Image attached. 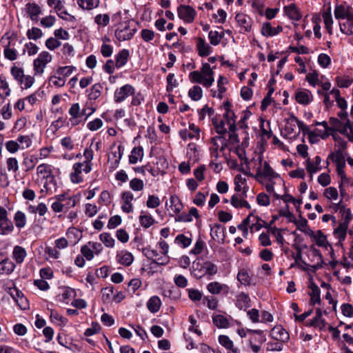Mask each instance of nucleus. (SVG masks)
<instances>
[{"label":"nucleus","instance_id":"aec40b11","mask_svg":"<svg viewBox=\"0 0 353 353\" xmlns=\"http://www.w3.org/2000/svg\"><path fill=\"white\" fill-rule=\"evenodd\" d=\"M123 204L121 205L122 210L125 213H130L133 211V205L132 201L134 199L133 194L130 191L123 192L121 195Z\"/></svg>","mask_w":353,"mask_h":353},{"label":"nucleus","instance_id":"7ed1b4c3","mask_svg":"<svg viewBox=\"0 0 353 353\" xmlns=\"http://www.w3.org/2000/svg\"><path fill=\"white\" fill-rule=\"evenodd\" d=\"M137 28L130 21H123L118 25L114 35L119 41L130 40L137 32Z\"/></svg>","mask_w":353,"mask_h":353},{"label":"nucleus","instance_id":"f3484780","mask_svg":"<svg viewBox=\"0 0 353 353\" xmlns=\"http://www.w3.org/2000/svg\"><path fill=\"white\" fill-rule=\"evenodd\" d=\"M234 190L236 192H242L243 197L247 196V192L248 191L249 187L247 184V180L245 177H243L241 174H236L234 179Z\"/></svg>","mask_w":353,"mask_h":353},{"label":"nucleus","instance_id":"1a4fd4ad","mask_svg":"<svg viewBox=\"0 0 353 353\" xmlns=\"http://www.w3.org/2000/svg\"><path fill=\"white\" fill-rule=\"evenodd\" d=\"M14 230L12 222L8 218V212L0 207V234L6 235L11 233Z\"/></svg>","mask_w":353,"mask_h":353},{"label":"nucleus","instance_id":"6e6552de","mask_svg":"<svg viewBox=\"0 0 353 353\" xmlns=\"http://www.w3.org/2000/svg\"><path fill=\"white\" fill-rule=\"evenodd\" d=\"M135 88L130 84H125L117 88L114 92V101L117 103L124 101L128 97L134 94Z\"/></svg>","mask_w":353,"mask_h":353},{"label":"nucleus","instance_id":"f257e3e1","mask_svg":"<svg viewBox=\"0 0 353 353\" xmlns=\"http://www.w3.org/2000/svg\"><path fill=\"white\" fill-rule=\"evenodd\" d=\"M252 163L254 168L256 170V174H253L246 172V174L254 178L259 182L262 183V180L263 179L270 181L279 177V174L273 170L268 161L263 159L262 157L253 159Z\"/></svg>","mask_w":353,"mask_h":353},{"label":"nucleus","instance_id":"ea45409f","mask_svg":"<svg viewBox=\"0 0 353 353\" xmlns=\"http://www.w3.org/2000/svg\"><path fill=\"white\" fill-rule=\"evenodd\" d=\"M250 299L249 296L241 292L236 296V306L240 310H245L250 307Z\"/></svg>","mask_w":353,"mask_h":353},{"label":"nucleus","instance_id":"4d7b16f0","mask_svg":"<svg viewBox=\"0 0 353 353\" xmlns=\"http://www.w3.org/2000/svg\"><path fill=\"white\" fill-rule=\"evenodd\" d=\"M322 17L325 26V28L330 32L333 23V19L331 13V8L329 7L327 10L324 11L322 14Z\"/></svg>","mask_w":353,"mask_h":353},{"label":"nucleus","instance_id":"5fc2aeb1","mask_svg":"<svg viewBox=\"0 0 353 353\" xmlns=\"http://www.w3.org/2000/svg\"><path fill=\"white\" fill-rule=\"evenodd\" d=\"M188 96L192 100L197 101L203 97V90L199 85H194L190 89Z\"/></svg>","mask_w":353,"mask_h":353},{"label":"nucleus","instance_id":"e2e57ef3","mask_svg":"<svg viewBox=\"0 0 353 353\" xmlns=\"http://www.w3.org/2000/svg\"><path fill=\"white\" fill-rule=\"evenodd\" d=\"M38 159L34 156L24 158L23 165L26 167V171L32 170L37 163Z\"/></svg>","mask_w":353,"mask_h":353},{"label":"nucleus","instance_id":"a878e982","mask_svg":"<svg viewBox=\"0 0 353 353\" xmlns=\"http://www.w3.org/2000/svg\"><path fill=\"white\" fill-rule=\"evenodd\" d=\"M196 49L200 57H207L212 52L210 45L201 37H199L197 39Z\"/></svg>","mask_w":353,"mask_h":353},{"label":"nucleus","instance_id":"473e14b6","mask_svg":"<svg viewBox=\"0 0 353 353\" xmlns=\"http://www.w3.org/2000/svg\"><path fill=\"white\" fill-rule=\"evenodd\" d=\"M10 294L20 308L23 310L26 308L27 300L20 291L16 288L11 289Z\"/></svg>","mask_w":353,"mask_h":353},{"label":"nucleus","instance_id":"4c0bfd02","mask_svg":"<svg viewBox=\"0 0 353 353\" xmlns=\"http://www.w3.org/2000/svg\"><path fill=\"white\" fill-rule=\"evenodd\" d=\"M103 85L99 83L94 84L89 90H88V99L90 101H96L101 95Z\"/></svg>","mask_w":353,"mask_h":353},{"label":"nucleus","instance_id":"bf43d9fd","mask_svg":"<svg viewBox=\"0 0 353 353\" xmlns=\"http://www.w3.org/2000/svg\"><path fill=\"white\" fill-rule=\"evenodd\" d=\"M174 243L181 248H187L190 245L192 239L184 234H179L174 239Z\"/></svg>","mask_w":353,"mask_h":353},{"label":"nucleus","instance_id":"79ce46f5","mask_svg":"<svg viewBox=\"0 0 353 353\" xmlns=\"http://www.w3.org/2000/svg\"><path fill=\"white\" fill-rule=\"evenodd\" d=\"M27 256L26 250L19 245H16L12 252V257L17 263L21 264Z\"/></svg>","mask_w":353,"mask_h":353},{"label":"nucleus","instance_id":"9b49d317","mask_svg":"<svg viewBox=\"0 0 353 353\" xmlns=\"http://www.w3.org/2000/svg\"><path fill=\"white\" fill-rule=\"evenodd\" d=\"M178 16L186 23H192L196 14L195 10L185 5H181L177 8Z\"/></svg>","mask_w":353,"mask_h":353},{"label":"nucleus","instance_id":"bb28decb","mask_svg":"<svg viewBox=\"0 0 353 353\" xmlns=\"http://www.w3.org/2000/svg\"><path fill=\"white\" fill-rule=\"evenodd\" d=\"M15 268V264L9 258L6 257L0 261V275L10 274Z\"/></svg>","mask_w":353,"mask_h":353},{"label":"nucleus","instance_id":"4468645a","mask_svg":"<svg viewBox=\"0 0 353 353\" xmlns=\"http://www.w3.org/2000/svg\"><path fill=\"white\" fill-rule=\"evenodd\" d=\"M158 245L161 249V257L155 259V263L157 265H165L170 261V257L168 255L169 245L165 241H160Z\"/></svg>","mask_w":353,"mask_h":353},{"label":"nucleus","instance_id":"f704fd0d","mask_svg":"<svg viewBox=\"0 0 353 353\" xmlns=\"http://www.w3.org/2000/svg\"><path fill=\"white\" fill-rule=\"evenodd\" d=\"M208 291L212 294H218L221 291L225 290L227 292H228L229 288L225 284H221L217 281H213L207 285Z\"/></svg>","mask_w":353,"mask_h":353},{"label":"nucleus","instance_id":"b1692460","mask_svg":"<svg viewBox=\"0 0 353 353\" xmlns=\"http://www.w3.org/2000/svg\"><path fill=\"white\" fill-rule=\"evenodd\" d=\"M26 10L32 21H37L41 14V7L35 3H28L26 5Z\"/></svg>","mask_w":353,"mask_h":353},{"label":"nucleus","instance_id":"7c9ffc66","mask_svg":"<svg viewBox=\"0 0 353 353\" xmlns=\"http://www.w3.org/2000/svg\"><path fill=\"white\" fill-rule=\"evenodd\" d=\"M310 292L309 295L310 296V303L314 305L321 302V290L318 285L313 281L310 283L309 286Z\"/></svg>","mask_w":353,"mask_h":353},{"label":"nucleus","instance_id":"39448f33","mask_svg":"<svg viewBox=\"0 0 353 353\" xmlns=\"http://www.w3.org/2000/svg\"><path fill=\"white\" fill-rule=\"evenodd\" d=\"M88 109L90 110V112L86 113L85 108H83L82 110H81L79 103H73L68 110V113L71 116V118L70 119V121L71 122V123L72 125H77L79 123L77 121V119L79 117H80L81 116H85V119L86 120L96 111V108L93 107L88 108Z\"/></svg>","mask_w":353,"mask_h":353},{"label":"nucleus","instance_id":"6ab92c4d","mask_svg":"<svg viewBox=\"0 0 353 353\" xmlns=\"http://www.w3.org/2000/svg\"><path fill=\"white\" fill-rule=\"evenodd\" d=\"M37 174L41 179H50V181L54 180L51 165L47 163H42L37 166Z\"/></svg>","mask_w":353,"mask_h":353},{"label":"nucleus","instance_id":"c756f323","mask_svg":"<svg viewBox=\"0 0 353 353\" xmlns=\"http://www.w3.org/2000/svg\"><path fill=\"white\" fill-rule=\"evenodd\" d=\"M272 337L277 341L287 342L290 338L288 332L281 326H276L272 330Z\"/></svg>","mask_w":353,"mask_h":353},{"label":"nucleus","instance_id":"13d9d810","mask_svg":"<svg viewBox=\"0 0 353 353\" xmlns=\"http://www.w3.org/2000/svg\"><path fill=\"white\" fill-rule=\"evenodd\" d=\"M14 221L18 228H23L26 224V214L21 211H17L14 216Z\"/></svg>","mask_w":353,"mask_h":353},{"label":"nucleus","instance_id":"2eb2a0df","mask_svg":"<svg viewBox=\"0 0 353 353\" xmlns=\"http://www.w3.org/2000/svg\"><path fill=\"white\" fill-rule=\"evenodd\" d=\"M189 129L190 130L184 129L180 131L179 134L181 138L183 140L198 139L200 136V129L194 123L190 124Z\"/></svg>","mask_w":353,"mask_h":353},{"label":"nucleus","instance_id":"f8f14e48","mask_svg":"<svg viewBox=\"0 0 353 353\" xmlns=\"http://www.w3.org/2000/svg\"><path fill=\"white\" fill-rule=\"evenodd\" d=\"M230 106L231 104L229 101L223 103V107L225 110L223 121H225L228 125L229 130H236L235 114L230 109Z\"/></svg>","mask_w":353,"mask_h":353},{"label":"nucleus","instance_id":"cd10ccee","mask_svg":"<svg viewBox=\"0 0 353 353\" xmlns=\"http://www.w3.org/2000/svg\"><path fill=\"white\" fill-rule=\"evenodd\" d=\"M282 26H278L276 28H273L270 23L265 22L262 26L261 33L265 37H273L282 32Z\"/></svg>","mask_w":353,"mask_h":353},{"label":"nucleus","instance_id":"3c124183","mask_svg":"<svg viewBox=\"0 0 353 353\" xmlns=\"http://www.w3.org/2000/svg\"><path fill=\"white\" fill-rule=\"evenodd\" d=\"M348 226L340 223L338 227L334 230V235L337 238L339 242L343 241L345 239L347 230Z\"/></svg>","mask_w":353,"mask_h":353},{"label":"nucleus","instance_id":"dca6fc26","mask_svg":"<svg viewBox=\"0 0 353 353\" xmlns=\"http://www.w3.org/2000/svg\"><path fill=\"white\" fill-rule=\"evenodd\" d=\"M210 236L214 241L219 243H223L225 239L223 227L218 223L211 225Z\"/></svg>","mask_w":353,"mask_h":353},{"label":"nucleus","instance_id":"864d4df0","mask_svg":"<svg viewBox=\"0 0 353 353\" xmlns=\"http://www.w3.org/2000/svg\"><path fill=\"white\" fill-rule=\"evenodd\" d=\"M284 342L281 341H270L266 344V350L268 352H280L283 348Z\"/></svg>","mask_w":353,"mask_h":353},{"label":"nucleus","instance_id":"c85d7f7f","mask_svg":"<svg viewBox=\"0 0 353 353\" xmlns=\"http://www.w3.org/2000/svg\"><path fill=\"white\" fill-rule=\"evenodd\" d=\"M312 94L310 91L307 90H301L296 93V101L302 105H307L312 101Z\"/></svg>","mask_w":353,"mask_h":353},{"label":"nucleus","instance_id":"ddd939ff","mask_svg":"<svg viewBox=\"0 0 353 353\" xmlns=\"http://www.w3.org/2000/svg\"><path fill=\"white\" fill-rule=\"evenodd\" d=\"M334 17L336 19H350L353 17V9L346 4L336 5L334 8Z\"/></svg>","mask_w":353,"mask_h":353},{"label":"nucleus","instance_id":"a211bd4d","mask_svg":"<svg viewBox=\"0 0 353 353\" xmlns=\"http://www.w3.org/2000/svg\"><path fill=\"white\" fill-rule=\"evenodd\" d=\"M235 20L244 32H250L251 30L252 19L248 15L243 13H238L235 17Z\"/></svg>","mask_w":353,"mask_h":353},{"label":"nucleus","instance_id":"052dcab7","mask_svg":"<svg viewBox=\"0 0 353 353\" xmlns=\"http://www.w3.org/2000/svg\"><path fill=\"white\" fill-rule=\"evenodd\" d=\"M139 221L141 225L145 228H150L154 223L152 216L148 214H143V212H141V214L139 216Z\"/></svg>","mask_w":353,"mask_h":353},{"label":"nucleus","instance_id":"423d86ee","mask_svg":"<svg viewBox=\"0 0 353 353\" xmlns=\"http://www.w3.org/2000/svg\"><path fill=\"white\" fill-rule=\"evenodd\" d=\"M52 55L46 51L41 52L38 57L33 61L34 72L35 75H42L46 65L51 62Z\"/></svg>","mask_w":353,"mask_h":353},{"label":"nucleus","instance_id":"20e7f679","mask_svg":"<svg viewBox=\"0 0 353 353\" xmlns=\"http://www.w3.org/2000/svg\"><path fill=\"white\" fill-rule=\"evenodd\" d=\"M73 172L70 174V178L73 183H80L83 181V174H88L92 170V166L84 162H77L73 164Z\"/></svg>","mask_w":353,"mask_h":353},{"label":"nucleus","instance_id":"37998d69","mask_svg":"<svg viewBox=\"0 0 353 353\" xmlns=\"http://www.w3.org/2000/svg\"><path fill=\"white\" fill-rule=\"evenodd\" d=\"M77 3L81 9L91 10L99 6L100 0H77Z\"/></svg>","mask_w":353,"mask_h":353},{"label":"nucleus","instance_id":"a18cd8bd","mask_svg":"<svg viewBox=\"0 0 353 353\" xmlns=\"http://www.w3.org/2000/svg\"><path fill=\"white\" fill-rule=\"evenodd\" d=\"M213 323L219 328H227L230 327V321L227 316L216 314L212 316Z\"/></svg>","mask_w":353,"mask_h":353},{"label":"nucleus","instance_id":"2f4dec72","mask_svg":"<svg viewBox=\"0 0 353 353\" xmlns=\"http://www.w3.org/2000/svg\"><path fill=\"white\" fill-rule=\"evenodd\" d=\"M247 332L251 335L250 343H257L261 345L266 341V337L262 330L250 329Z\"/></svg>","mask_w":353,"mask_h":353},{"label":"nucleus","instance_id":"a19ab883","mask_svg":"<svg viewBox=\"0 0 353 353\" xmlns=\"http://www.w3.org/2000/svg\"><path fill=\"white\" fill-rule=\"evenodd\" d=\"M157 165H161V168L157 167V168H153L150 166V165H146V171L149 172L152 176H156L159 175L160 173L163 172V170L167 167V162L165 159L160 158L158 159L157 162Z\"/></svg>","mask_w":353,"mask_h":353},{"label":"nucleus","instance_id":"de8ad7c7","mask_svg":"<svg viewBox=\"0 0 353 353\" xmlns=\"http://www.w3.org/2000/svg\"><path fill=\"white\" fill-rule=\"evenodd\" d=\"M205 275L213 276L218 272L217 265L210 261H206L203 263Z\"/></svg>","mask_w":353,"mask_h":353},{"label":"nucleus","instance_id":"69168bd1","mask_svg":"<svg viewBox=\"0 0 353 353\" xmlns=\"http://www.w3.org/2000/svg\"><path fill=\"white\" fill-rule=\"evenodd\" d=\"M26 35L29 39L37 40L42 37L43 32L39 28L34 27L28 30Z\"/></svg>","mask_w":353,"mask_h":353},{"label":"nucleus","instance_id":"e433bc0d","mask_svg":"<svg viewBox=\"0 0 353 353\" xmlns=\"http://www.w3.org/2000/svg\"><path fill=\"white\" fill-rule=\"evenodd\" d=\"M143 149L141 146L134 148L129 156V163L130 164H135L138 161H141L143 157Z\"/></svg>","mask_w":353,"mask_h":353},{"label":"nucleus","instance_id":"9d476101","mask_svg":"<svg viewBox=\"0 0 353 353\" xmlns=\"http://www.w3.org/2000/svg\"><path fill=\"white\" fill-rule=\"evenodd\" d=\"M330 157L336 163L337 174L341 177V181H348L349 179L347 178L344 171L345 161L342 152L339 151L335 154H331Z\"/></svg>","mask_w":353,"mask_h":353},{"label":"nucleus","instance_id":"338daca9","mask_svg":"<svg viewBox=\"0 0 353 353\" xmlns=\"http://www.w3.org/2000/svg\"><path fill=\"white\" fill-rule=\"evenodd\" d=\"M10 94L9 85L5 79L0 78V97L6 98Z\"/></svg>","mask_w":353,"mask_h":353},{"label":"nucleus","instance_id":"393cba45","mask_svg":"<svg viewBox=\"0 0 353 353\" xmlns=\"http://www.w3.org/2000/svg\"><path fill=\"white\" fill-rule=\"evenodd\" d=\"M219 343L228 350V353H240L239 350L234 347L233 341L226 335L219 336Z\"/></svg>","mask_w":353,"mask_h":353},{"label":"nucleus","instance_id":"0eeeda50","mask_svg":"<svg viewBox=\"0 0 353 353\" xmlns=\"http://www.w3.org/2000/svg\"><path fill=\"white\" fill-rule=\"evenodd\" d=\"M226 146V139L223 136H216L212 138L210 143L211 157L217 159L219 157V152L223 151Z\"/></svg>","mask_w":353,"mask_h":353},{"label":"nucleus","instance_id":"c03bdc74","mask_svg":"<svg viewBox=\"0 0 353 353\" xmlns=\"http://www.w3.org/2000/svg\"><path fill=\"white\" fill-rule=\"evenodd\" d=\"M339 132L346 136L350 141H353V123L349 119L344 124L342 123V128Z\"/></svg>","mask_w":353,"mask_h":353},{"label":"nucleus","instance_id":"680f3d73","mask_svg":"<svg viewBox=\"0 0 353 353\" xmlns=\"http://www.w3.org/2000/svg\"><path fill=\"white\" fill-rule=\"evenodd\" d=\"M326 325L325 320L321 317L314 316L310 320V323L307 325V326L319 327L320 330H323Z\"/></svg>","mask_w":353,"mask_h":353},{"label":"nucleus","instance_id":"8fccbe9b","mask_svg":"<svg viewBox=\"0 0 353 353\" xmlns=\"http://www.w3.org/2000/svg\"><path fill=\"white\" fill-rule=\"evenodd\" d=\"M230 203L232 205V206H234L236 208H245L247 209L251 208L250 205L248 203V202L247 201L239 197L236 194H234L232 196Z\"/></svg>","mask_w":353,"mask_h":353},{"label":"nucleus","instance_id":"09e8293b","mask_svg":"<svg viewBox=\"0 0 353 353\" xmlns=\"http://www.w3.org/2000/svg\"><path fill=\"white\" fill-rule=\"evenodd\" d=\"M340 30L347 35L353 36V17L347 19L345 22H339Z\"/></svg>","mask_w":353,"mask_h":353},{"label":"nucleus","instance_id":"58836bf2","mask_svg":"<svg viewBox=\"0 0 353 353\" xmlns=\"http://www.w3.org/2000/svg\"><path fill=\"white\" fill-rule=\"evenodd\" d=\"M148 310L152 313L157 312L161 306V301L158 296H153L149 299L146 303Z\"/></svg>","mask_w":353,"mask_h":353},{"label":"nucleus","instance_id":"603ef678","mask_svg":"<svg viewBox=\"0 0 353 353\" xmlns=\"http://www.w3.org/2000/svg\"><path fill=\"white\" fill-rule=\"evenodd\" d=\"M100 241L107 248H112L115 244V240L112 235L108 232H103L99 235Z\"/></svg>","mask_w":353,"mask_h":353},{"label":"nucleus","instance_id":"c9c22d12","mask_svg":"<svg viewBox=\"0 0 353 353\" xmlns=\"http://www.w3.org/2000/svg\"><path fill=\"white\" fill-rule=\"evenodd\" d=\"M284 10L286 15L292 20L299 21L301 18L299 9L295 6V4H290L285 6Z\"/></svg>","mask_w":353,"mask_h":353},{"label":"nucleus","instance_id":"0e129e2a","mask_svg":"<svg viewBox=\"0 0 353 353\" xmlns=\"http://www.w3.org/2000/svg\"><path fill=\"white\" fill-rule=\"evenodd\" d=\"M17 141L20 146V149L22 150L29 148L32 144V140L28 135H19Z\"/></svg>","mask_w":353,"mask_h":353},{"label":"nucleus","instance_id":"f03ea898","mask_svg":"<svg viewBox=\"0 0 353 353\" xmlns=\"http://www.w3.org/2000/svg\"><path fill=\"white\" fill-rule=\"evenodd\" d=\"M192 83L202 84L205 88H210L214 82V72L208 63H203L201 71H193L189 74Z\"/></svg>","mask_w":353,"mask_h":353},{"label":"nucleus","instance_id":"5701e85b","mask_svg":"<svg viewBox=\"0 0 353 353\" xmlns=\"http://www.w3.org/2000/svg\"><path fill=\"white\" fill-rule=\"evenodd\" d=\"M123 154V148L121 145H119L116 150L111 152L109 157V161H111L110 167L111 170H115L119 166Z\"/></svg>","mask_w":353,"mask_h":353},{"label":"nucleus","instance_id":"72a5a7b5","mask_svg":"<svg viewBox=\"0 0 353 353\" xmlns=\"http://www.w3.org/2000/svg\"><path fill=\"white\" fill-rule=\"evenodd\" d=\"M130 57V52L127 49L121 50L116 56H115V67L117 68H120L125 65L128 62V58Z\"/></svg>","mask_w":353,"mask_h":353},{"label":"nucleus","instance_id":"49530a36","mask_svg":"<svg viewBox=\"0 0 353 353\" xmlns=\"http://www.w3.org/2000/svg\"><path fill=\"white\" fill-rule=\"evenodd\" d=\"M313 238L316 244L319 247H325L327 245L326 236L321 230H318L316 233L311 231L310 234H307Z\"/></svg>","mask_w":353,"mask_h":353},{"label":"nucleus","instance_id":"4be33fe9","mask_svg":"<svg viewBox=\"0 0 353 353\" xmlns=\"http://www.w3.org/2000/svg\"><path fill=\"white\" fill-rule=\"evenodd\" d=\"M116 259L119 263L124 266H130L134 261L132 254L125 250L118 252Z\"/></svg>","mask_w":353,"mask_h":353},{"label":"nucleus","instance_id":"412c9836","mask_svg":"<svg viewBox=\"0 0 353 353\" xmlns=\"http://www.w3.org/2000/svg\"><path fill=\"white\" fill-rule=\"evenodd\" d=\"M244 223H249L250 230L252 231H259L263 227L265 221L258 216H254L252 214H250L249 216L244 219Z\"/></svg>","mask_w":353,"mask_h":353},{"label":"nucleus","instance_id":"774afa93","mask_svg":"<svg viewBox=\"0 0 353 353\" xmlns=\"http://www.w3.org/2000/svg\"><path fill=\"white\" fill-rule=\"evenodd\" d=\"M192 274L196 279H201L205 276L203 263L198 262L193 265Z\"/></svg>","mask_w":353,"mask_h":353},{"label":"nucleus","instance_id":"6e6d98bb","mask_svg":"<svg viewBox=\"0 0 353 353\" xmlns=\"http://www.w3.org/2000/svg\"><path fill=\"white\" fill-rule=\"evenodd\" d=\"M237 280L244 285H249L251 283V278L246 270L244 268L241 269L237 274Z\"/></svg>","mask_w":353,"mask_h":353}]
</instances>
